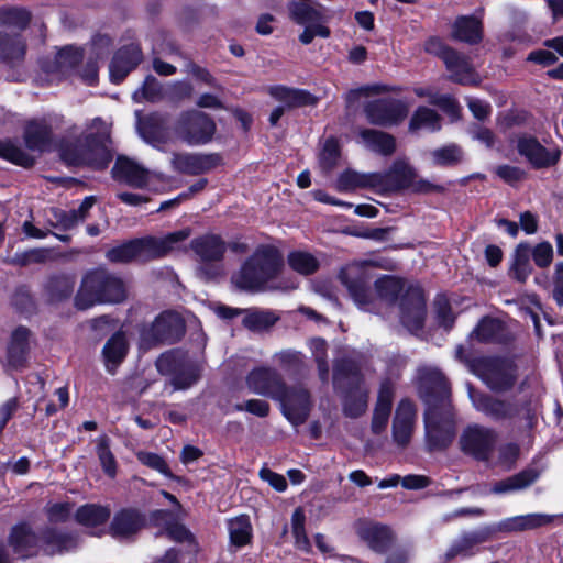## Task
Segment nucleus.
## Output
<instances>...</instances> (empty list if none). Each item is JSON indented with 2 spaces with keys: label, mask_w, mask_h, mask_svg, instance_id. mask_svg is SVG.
<instances>
[{
  "label": "nucleus",
  "mask_w": 563,
  "mask_h": 563,
  "mask_svg": "<svg viewBox=\"0 0 563 563\" xmlns=\"http://www.w3.org/2000/svg\"><path fill=\"white\" fill-rule=\"evenodd\" d=\"M431 163L439 167H451L463 161V150L460 145L451 143L429 152Z\"/></svg>",
  "instance_id": "43"
},
{
  "label": "nucleus",
  "mask_w": 563,
  "mask_h": 563,
  "mask_svg": "<svg viewBox=\"0 0 563 563\" xmlns=\"http://www.w3.org/2000/svg\"><path fill=\"white\" fill-rule=\"evenodd\" d=\"M45 514L51 523H64L71 517L73 505L68 501L48 503L45 506Z\"/></svg>",
  "instance_id": "57"
},
{
  "label": "nucleus",
  "mask_w": 563,
  "mask_h": 563,
  "mask_svg": "<svg viewBox=\"0 0 563 563\" xmlns=\"http://www.w3.org/2000/svg\"><path fill=\"white\" fill-rule=\"evenodd\" d=\"M235 411H247L257 417H267L271 410L269 404L262 399H250L244 404H238L234 406Z\"/></svg>",
  "instance_id": "64"
},
{
  "label": "nucleus",
  "mask_w": 563,
  "mask_h": 563,
  "mask_svg": "<svg viewBox=\"0 0 563 563\" xmlns=\"http://www.w3.org/2000/svg\"><path fill=\"white\" fill-rule=\"evenodd\" d=\"M441 129V118L432 109L427 107H419L412 114L409 122V131L417 132L419 130H428L431 132Z\"/></svg>",
  "instance_id": "42"
},
{
  "label": "nucleus",
  "mask_w": 563,
  "mask_h": 563,
  "mask_svg": "<svg viewBox=\"0 0 563 563\" xmlns=\"http://www.w3.org/2000/svg\"><path fill=\"white\" fill-rule=\"evenodd\" d=\"M283 267V257L273 245H260L232 276L233 285L246 291L263 290Z\"/></svg>",
  "instance_id": "6"
},
{
  "label": "nucleus",
  "mask_w": 563,
  "mask_h": 563,
  "mask_svg": "<svg viewBox=\"0 0 563 563\" xmlns=\"http://www.w3.org/2000/svg\"><path fill=\"white\" fill-rule=\"evenodd\" d=\"M302 26L303 31L299 35V41L305 45L310 44L316 36L328 38L331 34L330 29L324 25V22L311 23Z\"/></svg>",
  "instance_id": "62"
},
{
  "label": "nucleus",
  "mask_w": 563,
  "mask_h": 563,
  "mask_svg": "<svg viewBox=\"0 0 563 563\" xmlns=\"http://www.w3.org/2000/svg\"><path fill=\"white\" fill-rule=\"evenodd\" d=\"M358 537L375 552H386L394 542L391 529L385 525L360 521L356 526Z\"/></svg>",
  "instance_id": "23"
},
{
  "label": "nucleus",
  "mask_w": 563,
  "mask_h": 563,
  "mask_svg": "<svg viewBox=\"0 0 563 563\" xmlns=\"http://www.w3.org/2000/svg\"><path fill=\"white\" fill-rule=\"evenodd\" d=\"M517 151L536 169L549 168L560 161L558 146L545 147L533 136H521L517 141Z\"/></svg>",
  "instance_id": "17"
},
{
  "label": "nucleus",
  "mask_w": 563,
  "mask_h": 563,
  "mask_svg": "<svg viewBox=\"0 0 563 563\" xmlns=\"http://www.w3.org/2000/svg\"><path fill=\"white\" fill-rule=\"evenodd\" d=\"M75 517L78 523L87 528L99 529L108 521L110 509L100 505L87 504L77 509Z\"/></svg>",
  "instance_id": "40"
},
{
  "label": "nucleus",
  "mask_w": 563,
  "mask_h": 563,
  "mask_svg": "<svg viewBox=\"0 0 563 563\" xmlns=\"http://www.w3.org/2000/svg\"><path fill=\"white\" fill-rule=\"evenodd\" d=\"M420 395L427 405L423 416L427 450L443 451L456 434L450 383L438 368H426L420 375Z\"/></svg>",
  "instance_id": "1"
},
{
  "label": "nucleus",
  "mask_w": 563,
  "mask_h": 563,
  "mask_svg": "<svg viewBox=\"0 0 563 563\" xmlns=\"http://www.w3.org/2000/svg\"><path fill=\"white\" fill-rule=\"evenodd\" d=\"M174 170L187 175L208 173L221 164L219 154L174 153L172 157Z\"/></svg>",
  "instance_id": "20"
},
{
  "label": "nucleus",
  "mask_w": 563,
  "mask_h": 563,
  "mask_svg": "<svg viewBox=\"0 0 563 563\" xmlns=\"http://www.w3.org/2000/svg\"><path fill=\"white\" fill-rule=\"evenodd\" d=\"M416 416V407L410 400L402 399L398 404L393 420V438L398 445L406 446L409 443L415 429Z\"/></svg>",
  "instance_id": "22"
},
{
  "label": "nucleus",
  "mask_w": 563,
  "mask_h": 563,
  "mask_svg": "<svg viewBox=\"0 0 563 563\" xmlns=\"http://www.w3.org/2000/svg\"><path fill=\"white\" fill-rule=\"evenodd\" d=\"M137 460L145 466L155 470L168 478H175L166 461L158 454L140 451L136 453Z\"/></svg>",
  "instance_id": "58"
},
{
  "label": "nucleus",
  "mask_w": 563,
  "mask_h": 563,
  "mask_svg": "<svg viewBox=\"0 0 563 563\" xmlns=\"http://www.w3.org/2000/svg\"><path fill=\"white\" fill-rule=\"evenodd\" d=\"M278 319L272 310L247 309L244 311L243 324L252 331H262L274 325Z\"/></svg>",
  "instance_id": "45"
},
{
  "label": "nucleus",
  "mask_w": 563,
  "mask_h": 563,
  "mask_svg": "<svg viewBox=\"0 0 563 563\" xmlns=\"http://www.w3.org/2000/svg\"><path fill=\"white\" fill-rule=\"evenodd\" d=\"M125 297V287L120 278L104 271H93L85 275L75 305L86 310L98 303H118Z\"/></svg>",
  "instance_id": "7"
},
{
  "label": "nucleus",
  "mask_w": 563,
  "mask_h": 563,
  "mask_svg": "<svg viewBox=\"0 0 563 563\" xmlns=\"http://www.w3.org/2000/svg\"><path fill=\"white\" fill-rule=\"evenodd\" d=\"M339 278L346 287L352 300L360 310L379 313L382 305H394L404 291V283L394 276H383L375 282L374 296L369 289V275L364 264L352 263L344 266Z\"/></svg>",
  "instance_id": "2"
},
{
  "label": "nucleus",
  "mask_w": 563,
  "mask_h": 563,
  "mask_svg": "<svg viewBox=\"0 0 563 563\" xmlns=\"http://www.w3.org/2000/svg\"><path fill=\"white\" fill-rule=\"evenodd\" d=\"M185 332L181 317L174 311L162 312L150 327L141 331V345L150 349L159 343L173 344L180 340Z\"/></svg>",
  "instance_id": "12"
},
{
  "label": "nucleus",
  "mask_w": 563,
  "mask_h": 563,
  "mask_svg": "<svg viewBox=\"0 0 563 563\" xmlns=\"http://www.w3.org/2000/svg\"><path fill=\"white\" fill-rule=\"evenodd\" d=\"M9 544L20 558H29L37 553L40 545L47 554L70 551L78 545V539L74 534L62 533L47 528L38 537L32 528L25 523L14 526L9 536Z\"/></svg>",
  "instance_id": "5"
},
{
  "label": "nucleus",
  "mask_w": 563,
  "mask_h": 563,
  "mask_svg": "<svg viewBox=\"0 0 563 563\" xmlns=\"http://www.w3.org/2000/svg\"><path fill=\"white\" fill-rule=\"evenodd\" d=\"M400 321L410 332H417L422 329L426 318V298L423 291L418 286H410L401 295Z\"/></svg>",
  "instance_id": "16"
},
{
  "label": "nucleus",
  "mask_w": 563,
  "mask_h": 563,
  "mask_svg": "<svg viewBox=\"0 0 563 563\" xmlns=\"http://www.w3.org/2000/svg\"><path fill=\"white\" fill-rule=\"evenodd\" d=\"M434 310L439 323L445 329H450L453 325L454 316L451 311L450 302L444 296L435 298Z\"/></svg>",
  "instance_id": "61"
},
{
  "label": "nucleus",
  "mask_w": 563,
  "mask_h": 563,
  "mask_svg": "<svg viewBox=\"0 0 563 563\" xmlns=\"http://www.w3.org/2000/svg\"><path fill=\"white\" fill-rule=\"evenodd\" d=\"M268 92L274 99L283 102L285 108L312 106L317 102V98L308 91L282 85L271 87Z\"/></svg>",
  "instance_id": "36"
},
{
  "label": "nucleus",
  "mask_w": 563,
  "mask_h": 563,
  "mask_svg": "<svg viewBox=\"0 0 563 563\" xmlns=\"http://www.w3.org/2000/svg\"><path fill=\"white\" fill-rule=\"evenodd\" d=\"M128 353V343L123 333L113 334L106 343L102 354L107 369L113 373L115 367L123 361Z\"/></svg>",
  "instance_id": "39"
},
{
  "label": "nucleus",
  "mask_w": 563,
  "mask_h": 563,
  "mask_svg": "<svg viewBox=\"0 0 563 563\" xmlns=\"http://www.w3.org/2000/svg\"><path fill=\"white\" fill-rule=\"evenodd\" d=\"M320 8L321 5H314L312 0H290L287 3L288 16L298 25L325 22L327 19Z\"/></svg>",
  "instance_id": "33"
},
{
  "label": "nucleus",
  "mask_w": 563,
  "mask_h": 563,
  "mask_svg": "<svg viewBox=\"0 0 563 563\" xmlns=\"http://www.w3.org/2000/svg\"><path fill=\"white\" fill-rule=\"evenodd\" d=\"M501 332L503 324L500 321L493 318H483L471 335L479 342L488 343L497 341Z\"/></svg>",
  "instance_id": "49"
},
{
  "label": "nucleus",
  "mask_w": 563,
  "mask_h": 563,
  "mask_svg": "<svg viewBox=\"0 0 563 563\" xmlns=\"http://www.w3.org/2000/svg\"><path fill=\"white\" fill-rule=\"evenodd\" d=\"M141 59L142 53L137 44L132 43L120 48L109 65L111 81L114 84L121 82L137 66Z\"/></svg>",
  "instance_id": "24"
},
{
  "label": "nucleus",
  "mask_w": 563,
  "mask_h": 563,
  "mask_svg": "<svg viewBox=\"0 0 563 563\" xmlns=\"http://www.w3.org/2000/svg\"><path fill=\"white\" fill-rule=\"evenodd\" d=\"M228 530L231 543L236 547H243L251 541L252 525L246 515L228 520Z\"/></svg>",
  "instance_id": "44"
},
{
  "label": "nucleus",
  "mask_w": 563,
  "mask_h": 563,
  "mask_svg": "<svg viewBox=\"0 0 563 563\" xmlns=\"http://www.w3.org/2000/svg\"><path fill=\"white\" fill-rule=\"evenodd\" d=\"M496 443V431L477 423L464 428L459 439L461 451L482 462L490 459Z\"/></svg>",
  "instance_id": "13"
},
{
  "label": "nucleus",
  "mask_w": 563,
  "mask_h": 563,
  "mask_svg": "<svg viewBox=\"0 0 563 563\" xmlns=\"http://www.w3.org/2000/svg\"><path fill=\"white\" fill-rule=\"evenodd\" d=\"M30 334V330L25 327H18L12 332L8 346V362L10 366L18 368L24 364L29 351Z\"/></svg>",
  "instance_id": "38"
},
{
  "label": "nucleus",
  "mask_w": 563,
  "mask_h": 563,
  "mask_svg": "<svg viewBox=\"0 0 563 563\" xmlns=\"http://www.w3.org/2000/svg\"><path fill=\"white\" fill-rule=\"evenodd\" d=\"M495 532V528L483 527L475 531L463 532L455 539L445 553L446 560H452L455 556H471L475 554V548L486 542Z\"/></svg>",
  "instance_id": "25"
},
{
  "label": "nucleus",
  "mask_w": 563,
  "mask_h": 563,
  "mask_svg": "<svg viewBox=\"0 0 563 563\" xmlns=\"http://www.w3.org/2000/svg\"><path fill=\"white\" fill-rule=\"evenodd\" d=\"M74 278L67 275L54 276L48 282L51 296L56 300L69 297L74 291Z\"/></svg>",
  "instance_id": "54"
},
{
  "label": "nucleus",
  "mask_w": 563,
  "mask_h": 563,
  "mask_svg": "<svg viewBox=\"0 0 563 563\" xmlns=\"http://www.w3.org/2000/svg\"><path fill=\"white\" fill-rule=\"evenodd\" d=\"M174 131L187 145L199 146L211 142L216 133V123L207 113L189 110L178 117Z\"/></svg>",
  "instance_id": "11"
},
{
  "label": "nucleus",
  "mask_w": 563,
  "mask_h": 563,
  "mask_svg": "<svg viewBox=\"0 0 563 563\" xmlns=\"http://www.w3.org/2000/svg\"><path fill=\"white\" fill-rule=\"evenodd\" d=\"M26 53V43L21 33L0 31V59L14 65L24 59Z\"/></svg>",
  "instance_id": "32"
},
{
  "label": "nucleus",
  "mask_w": 563,
  "mask_h": 563,
  "mask_svg": "<svg viewBox=\"0 0 563 563\" xmlns=\"http://www.w3.org/2000/svg\"><path fill=\"white\" fill-rule=\"evenodd\" d=\"M82 59V52L74 46H65L62 48L55 58L57 68L62 73H67L78 65Z\"/></svg>",
  "instance_id": "55"
},
{
  "label": "nucleus",
  "mask_w": 563,
  "mask_h": 563,
  "mask_svg": "<svg viewBox=\"0 0 563 563\" xmlns=\"http://www.w3.org/2000/svg\"><path fill=\"white\" fill-rule=\"evenodd\" d=\"M384 179L380 173H360L347 169L338 177L336 189L344 192L358 188L379 191V187L385 186Z\"/></svg>",
  "instance_id": "27"
},
{
  "label": "nucleus",
  "mask_w": 563,
  "mask_h": 563,
  "mask_svg": "<svg viewBox=\"0 0 563 563\" xmlns=\"http://www.w3.org/2000/svg\"><path fill=\"white\" fill-rule=\"evenodd\" d=\"M97 455L103 472L111 478L117 475V461L110 450V441L107 435L97 439Z\"/></svg>",
  "instance_id": "51"
},
{
  "label": "nucleus",
  "mask_w": 563,
  "mask_h": 563,
  "mask_svg": "<svg viewBox=\"0 0 563 563\" xmlns=\"http://www.w3.org/2000/svg\"><path fill=\"white\" fill-rule=\"evenodd\" d=\"M367 120L375 125L390 126L400 123L408 114V106L397 99L372 100L364 108Z\"/></svg>",
  "instance_id": "15"
},
{
  "label": "nucleus",
  "mask_w": 563,
  "mask_h": 563,
  "mask_svg": "<svg viewBox=\"0 0 563 563\" xmlns=\"http://www.w3.org/2000/svg\"><path fill=\"white\" fill-rule=\"evenodd\" d=\"M53 122L44 119L27 122L24 129V142L29 150L44 152L51 148L53 142Z\"/></svg>",
  "instance_id": "28"
},
{
  "label": "nucleus",
  "mask_w": 563,
  "mask_h": 563,
  "mask_svg": "<svg viewBox=\"0 0 563 563\" xmlns=\"http://www.w3.org/2000/svg\"><path fill=\"white\" fill-rule=\"evenodd\" d=\"M55 222L54 227L62 230H70L75 228L78 223V218L76 213L71 210H62V209H53L52 210Z\"/></svg>",
  "instance_id": "63"
},
{
  "label": "nucleus",
  "mask_w": 563,
  "mask_h": 563,
  "mask_svg": "<svg viewBox=\"0 0 563 563\" xmlns=\"http://www.w3.org/2000/svg\"><path fill=\"white\" fill-rule=\"evenodd\" d=\"M144 522V517L137 510L122 509L113 517L110 531L115 538H128L135 534Z\"/></svg>",
  "instance_id": "34"
},
{
  "label": "nucleus",
  "mask_w": 563,
  "mask_h": 563,
  "mask_svg": "<svg viewBox=\"0 0 563 563\" xmlns=\"http://www.w3.org/2000/svg\"><path fill=\"white\" fill-rule=\"evenodd\" d=\"M191 234L190 229H181L163 238L145 236L128 241L107 251L106 256L112 263L146 262L161 258L176 250L179 243Z\"/></svg>",
  "instance_id": "4"
},
{
  "label": "nucleus",
  "mask_w": 563,
  "mask_h": 563,
  "mask_svg": "<svg viewBox=\"0 0 563 563\" xmlns=\"http://www.w3.org/2000/svg\"><path fill=\"white\" fill-rule=\"evenodd\" d=\"M156 368L162 375L170 376L176 390L188 389L200 378L199 365L180 350L163 353L156 361Z\"/></svg>",
  "instance_id": "9"
},
{
  "label": "nucleus",
  "mask_w": 563,
  "mask_h": 563,
  "mask_svg": "<svg viewBox=\"0 0 563 563\" xmlns=\"http://www.w3.org/2000/svg\"><path fill=\"white\" fill-rule=\"evenodd\" d=\"M368 391L363 387L349 391L345 397L343 411L350 418H358L367 409Z\"/></svg>",
  "instance_id": "47"
},
{
  "label": "nucleus",
  "mask_w": 563,
  "mask_h": 563,
  "mask_svg": "<svg viewBox=\"0 0 563 563\" xmlns=\"http://www.w3.org/2000/svg\"><path fill=\"white\" fill-rule=\"evenodd\" d=\"M472 371L495 393L510 390L518 377L516 364L506 357H478L473 361Z\"/></svg>",
  "instance_id": "8"
},
{
  "label": "nucleus",
  "mask_w": 563,
  "mask_h": 563,
  "mask_svg": "<svg viewBox=\"0 0 563 563\" xmlns=\"http://www.w3.org/2000/svg\"><path fill=\"white\" fill-rule=\"evenodd\" d=\"M556 516L547 514H527L514 516L499 521L495 531L520 532L550 525Z\"/></svg>",
  "instance_id": "29"
},
{
  "label": "nucleus",
  "mask_w": 563,
  "mask_h": 563,
  "mask_svg": "<svg viewBox=\"0 0 563 563\" xmlns=\"http://www.w3.org/2000/svg\"><path fill=\"white\" fill-rule=\"evenodd\" d=\"M289 266L301 275H311L319 269L320 262L311 253L306 251H292L288 254Z\"/></svg>",
  "instance_id": "46"
},
{
  "label": "nucleus",
  "mask_w": 563,
  "mask_h": 563,
  "mask_svg": "<svg viewBox=\"0 0 563 563\" xmlns=\"http://www.w3.org/2000/svg\"><path fill=\"white\" fill-rule=\"evenodd\" d=\"M111 174L115 181L140 189L147 186L151 177L150 170L125 156H118Z\"/></svg>",
  "instance_id": "21"
},
{
  "label": "nucleus",
  "mask_w": 563,
  "mask_h": 563,
  "mask_svg": "<svg viewBox=\"0 0 563 563\" xmlns=\"http://www.w3.org/2000/svg\"><path fill=\"white\" fill-rule=\"evenodd\" d=\"M361 143L372 152L380 154L383 156L391 155L396 150V140L393 135L374 130V129H362L358 132Z\"/></svg>",
  "instance_id": "35"
},
{
  "label": "nucleus",
  "mask_w": 563,
  "mask_h": 563,
  "mask_svg": "<svg viewBox=\"0 0 563 563\" xmlns=\"http://www.w3.org/2000/svg\"><path fill=\"white\" fill-rule=\"evenodd\" d=\"M340 158V145L339 142L331 137L325 140L323 147L319 155L320 166L323 170H331Z\"/></svg>",
  "instance_id": "56"
},
{
  "label": "nucleus",
  "mask_w": 563,
  "mask_h": 563,
  "mask_svg": "<svg viewBox=\"0 0 563 563\" xmlns=\"http://www.w3.org/2000/svg\"><path fill=\"white\" fill-rule=\"evenodd\" d=\"M530 256L540 268L548 267L553 261V247L549 242H541L531 249Z\"/></svg>",
  "instance_id": "60"
},
{
  "label": "nucleus",
  "mask_w": 563,
  "mask_h": 563,
  "mask_svg": "<svg viewBox=\"0 0 563 563\" xmlns=\"http://www.w3.org/2000/svg\"><path fill=\"white\" fill-rule=\"evenodd\" d=\"M452 37L471 45L478 44L483 38V22L476 15L457 16L452 25Z\"/></svg>",
  "instance_id": "31"
},
{
  "label": "nucleus",
  "mask_w": 563,
  "mask_h": 563,
  "mask_svg": "<svg viewBox=\"0 0 563 563\" xmlns=\"http://www.w3.org/2000/svg\"><path fill=\"white\" fill-rule=\"evenodd\" d=\"M0 157L23 167H30L34 164V158L12 141L0 142Z\"/></svg>",
  "instance_id": "50"
},
{
  "label": "nucleus",
  "mask_w": 563,
  "mask_h": 563,
  "mask_svg": "<svg viewBox=\"0 0 563 563\" xmlns=\"http://www.w3.org/2000/svg\"><path fill=\"white\" fill-rule=\"evenodd\" d=\"M468 396L474 408L495 421L512 419L519 412L515 402L494 398L468 387Z\"/></svg>",
  "instance_id": "19"
},
{
  "label": "nucleus",
  "mask_w": 563,
  "mask_h": 563,
  "mask_svg": "<svg viewBox=\"0 0 563 563\" xmlns=\"http://www.w3.org/2000/svg\"><path fill=\"white\" fill-rule=\"evenodd\" d=\"M192 251L203 263L219 262L222 260L227 245L216 234H206L196 238L190 243Z\"/></svg>",
  "instance_id": "30"
},
{
  "label": "nucleus",
  "mask_w": 563,
  "mask_h": 563,
  "mask_svg": "<svg viewBox=\"0 0 563 563\" xmlns=\"http://www.w3.org/2000/svg\"><path fill=\"white\" fill-rule=\"evenodd\" d=\"M413 91L418 97H427L430 103L438 106L450 113H455L457 110V103L451 96L438 95L433 92L432 89L423 87L415 88Z\"/></svg>",
  "instance_id": "53"
},
{
  "label": "nucleus",
  "mask_w": 563,
  "mask_h": 563,
  "mask_svg": "<svg viewBox=\"0 0 563 563\" xmlns=\"http://www.w3.org/2000/svg\"><path fill=\"white\" fill-rule=\"evenodd\" d=\"M275 360L287 372L298 373L303 365V355L296 351H282L275 354Z\"/></svg>",
  "instance_id": "59"
},
{
  "label": "nucleus",
  "mask_w": 563,
  "mask_h": 563,
  "mask_svg": "<svg viewBox=\"0 0 563 563\" xmlns=\"http://www.w3.org/2000/svg\"><path fill=\"white\" fill-rule=\"evenodd\" d=\"M276 401L280 405L283 416L294 426L303 424L311 412L313 401L310 391L301 385L285 386Z\"/></svg>",
  "instance_id": "14"
},
{
  "label": "nucleus",
  "mask_w": 563,
  "mask_h": 563,
  "mask_svg": "<svg viewBox=\"0 0 563 563\" xmlns=\"http://www.w3.org/2000/svg\"><path fill=\"white\" fill-rule=\"evenodd\" d=\"M531 249L527 243H520L514 255L512 274L514 277L523 283L530 275L532 268L530 264Z\"/></svg>",
  "instance_id": "48"
},
{
  "label": "nucleus",
  "mask_w": 563,
  "mask_h": 563,
  "mask_svg": "<svg viewBox=\"0 0 563 563\" xmlns=\"http://www.w3.org/2000/svg\"><path fill=\"white\" fill-rule=\"evenodd\" d=\"M539 477V472L533 468H526L512 476L496 482L492 493L501 495L525 489L532 485Z\"/></svg>",
  "instance_id": "37"
},
{
  "label": "nucleus",
  "mask_w": 563,
  "mask_h": 563,
  "mask_svg": "<svg viewBox=\"0 0 563 563\" xmlns=\"http://www.w3.org/2000/svg\"><path fill=\"white\" fill-rule=\"evenodd\" d=\"M245 383L252 393L269 397L274 400H276L286 386L278 371L268 366H260L252 369L247 374Z\"/></svg>",
  "instance_id": "18"
},
{
  "label": "nucleus",
  "mask_w": 563,
  "mask_h": 563,
  "mask_svg": "<svg viewBox=\"0 0 563 563\" xmlns=\"http://www.w3.org/2000/svg\"><path fill=\"white\" fill-rule=\"evenodd\" d=\"M306 516L301 508L295 509L291 516V529L297 549L308 552L310 550V541L305 529Z\"/></svg>",
  "instance_id": "52"
},
{
  "label": "nucleus",
  "mask_w": 563,
  "mask_h": 563,
  "mask_svg": "<svg viewBox=\"0 0 563 563\" xmlns=\"http://www.w3.org/2000/svg\"><path fill=\"white\" fill-rule=\"evenodd\" d=\"M110 144L109 125L101 118H95L86 126L84 143H62L59 155L68 165L103 169L112 161Z\"/></svg>",
  "instance_id": "3"
},
{
  "label": "nucleus",
  "mask_w": 563,
  "mask_h": 563,
  "mask_svg": "<svg viewBox=\"0 0 563 563\" xmlns=\"http://www.w3.org/2000/svg\"><path fill=\"white\" fill-rule=\"evenodd\" d=\"M380 176L385 178V186L379 187V191L410 189L417 172L406 159H396Z\"/></svg>",
  "instance_id": "26"
},
{
  "label": "nucleus",
  "mask_w": 563,
  "mask_h": 563,
  "mask_svg": "<svg viewBox=\"0 0 563 563\" xmlns=\"http://www.w3.org/2000/svg\"><path fill=\"white\" fill-rule=\"evenodd\" d=\"M31 20L29 11L22 8H1L0 25L9 32L20 33L24 30Z\"/></svg>",
  "instance_id": "41"
},
{
  "label": "nucleus",
  "mask_w": 563,
  "mask_h": 563,
  "mask_svg": "<svg viewBox=\"0 0 563 563\" xmlns=\"http://www.w3.org/2000/svg\"><path fill=\"white\" fill-rule=\"evenodd\" d=\"M424 49L429 54L439 56L450 71V79L461 85H477L478 75L475 73L470 59L446 46L439 37H430Z\"/></svg>",
  "instance_id": "10"
}]
</instances>
